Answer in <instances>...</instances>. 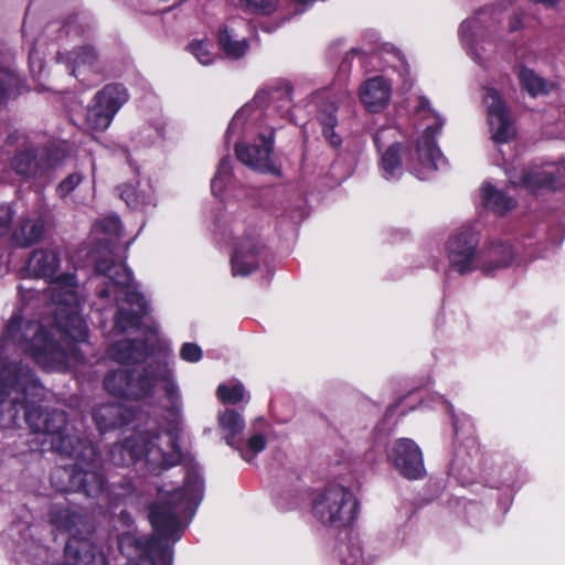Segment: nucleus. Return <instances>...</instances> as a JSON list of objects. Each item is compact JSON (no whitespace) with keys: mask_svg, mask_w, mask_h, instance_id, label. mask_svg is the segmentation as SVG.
I'll return each mask as SVG.
<instances>
[{"mask_svg":"<svg viewBox=\"0 0 565 565\" xmlns=\"http://www.w3.org/2000/svg\"><path fill=\"white\" fill-rule=\"evenodd\" d=\"M60 265L55 249L40 248L29 258L26 275L50 282L52 312L57 326L47 329L49 319L23 322L18 315L7 324L6 337L0 339V427L15 426L19 411L23 409L30 428L44 434L55 451L79 460L77 469L71 476L72 484H104L102 475L95 469L94 447L66 433L64 412L43 414L34 405L41 398L43 387L29 366L9 355L13 348L19 347L47 370H65L79 361V354L70 339L73 342H84L87 329L78 315L74 277L56 276Z\"/></svg>","mask_w":565,"mask_h":565,"instance_id":"f257e3e1","label":"nucleus"},{"mask_svg":"<svg viewBox=\"0 0 565 565\" xmlns=\"http://www.w3.org/2000/svg\"><path fill=\"white\" fill-rule=\"evenodd\" d=\"M203 494V483L198 471H190L182 489H175L171 484H164L159 490L160 503L151 507L150 522L163 540L180 539L183 529L180 516L192 512L199 504Z\"/></svg>","mask_w":565,"mask_h":565,"instance_id":"f03ea898","label":"nucleus"},{"mask_svg":"<svg viewBox=\"0 0 565 565\" xmlns=\"http://www.w3.org/2000/svg\"><path fill=\"white\" fill-rule=\"evenodd\" d=\"M104 385L109 394L132 399L148 396L160 385L171 402L180 399L179 387L166 355L150 362L137 376L127 367L111 371L105 377Z\"/></svg>","mask_w":565,"mask_h":565,"instance_id":"7ed1b4c3","label":"nucleus"},{"mask_svg":"<svg viewBox=\"0 0 565 565\" xmlns=\"http://www.w3.org/2000/svg\"><path fill=\"white\" fill-rule=\"evenodd\" d=\"M414 126L416 146L411 152L408 168L416 178L426 180L431 178L444 163L443 154L436 142V137L444 126V119L424 96L416 98Z\"/></svg>","mask_w":565,"mask_h":565,"instance_id":"20e7f679","label":"nucleus"},{"mask_svg":"<svg viewBox=\"0 0 565 565\" xmlns=\"http://www.w3.org/2000/svg\"><path fill=\"white\" fill-rule=\"evenodd\" d=\"M92 257L96 260L97 270L111 282L102 291V296L108 297L115 294L119 301V311L115 323L116 329L121 332H128L130 329L145 324L148 319L147 301L135 290L131 284L132 276L130 270L124 264H115L108 258L97 260L95 253Z\"/></svg>","mask_w":565,"mask_h":565,"instance_id":"39448f33","label":"nucleus"},{"mask_svg":"<svg viewBox=\"0 0 565 565\" xmlns=\"http://www.w3.org/2000/svg\"><path fill=\"white\" fill-rule=\"evenodd\" d=\"M154 438L160 441V445L154 444L147 433H136L124 444L114 447L111 450L114 463L130 465L143 457L152 470L178 463L181 452L174 436L167 433Z\"/></svg>","mask_w":565,"mask_h":565,"instance_id":"423d86ee","label":"nucleus"},{"mask_svg":"<svg viewBox=\"0 0 565 565\" xmlns=\"http://www.w3.org/2000/svg\"><path fill=\"white\" fill-rule=\"evenodd\" d=\"M312 513L323 524L335 527L348 526L358 516L359 502L352 491L333 484L316 497Z\"/></svg>","mask_w":565,"mask_h":565,"instance_id":"0eeeda50","label":"nucleus"},{"mask_svg":"<svg viewBox=\"0 0 565 565\" xmlns=\"http://www.w3.org/2000/svg\"><path fill=\"white\" fill-rule=\"evenodd\" d=\"M128 94L121 85H107L96 93L86 109V124L94 130H105L114 116L127 102Z\"/></svg>","mask_w":565,"mask_h":565,"instance_id":"6e6552de","label":"nucleus"},{"mask_svg":"<svg viewBox=\"0 0 565 565\" xmlns=\"http://www.w3.org/2000/svg\"><path fill=\"white\" fill-rule=\"evenodd\" d=\"M482 104L491 139L497 143L511 141L516 135V129L500 93L493 87H484Z\"/></svg>","mask_w":565,"mask_h":565,"instance_id":"1a4fd4ad","label":"nucleus"},{"mask_svg":"<svg viewBox=\"0 0 565 565\" xmlns=\"http://www.w3.org/2000/svg\"><path fill=\"white\" fill-rule=\"evenodd\" d=\"M507 174L512 186L531 194H539L543 190L551 189L556 180L565 175V164L563 162L534 164L520 172L515 169L509 170Z\"/></svg>","mask_w":565,"mask_h":565,"instance_id":"9d476101","label":"nucleus"},{"mask_svg":"<svg viewBox=\"0 0 565 565\" xmlns=\"http://www.w3.org/2000/svg\"><path fill=\"white\" fill-rule=\"evenodd\" d=\"M502 6L481 10L477 15L465 20L459 28V36L466 47L467 53L477 58L476 45L482 43L486 38H491L493 28L501 22L500 15Z\"/></svg>","mask_w":565,"mask_h":565,"instance_id":"9b49d317","label":"nucleus"},{"mask_svg":"<svg viewBox=\"0 0 565 565\" xmlns=\"http://www.w3.org/2000/svg\"><path fill=\"white\" fill-rule=\"evenodd\" d=\"M387 458L399 475L406 479L419 480L426 475L423 451L409 438L394 440L388 447Z\"/></svg>","mask_w":565,"mask_h":565,"instance_id":"f8f14e48","label":"nucleus"},{"mask_svg":"<svg viewBox=\"0 0 565 565\" xmlns=\"http://www.w3.org/2000/svg\"><path fill=\"white\" fill-rule=\"evenodd\" d=\"M477 239L468 232H458L447 244V256L451 269L462 275L473 269Z\"/></svg>","mask_w":565,"mask_h":565,"instance_id":"ddd939ff","label":"nucleus"},{"mask_svg":"<svg viewBox=\"0 0 565 565\" xmlns=\"http://www.w3.org/2000/svg\"><path fill=\"white\" fill-rule=\"evenodd\" d=\"M118 190L120 198L134 210L147 213L158 205L157 189L148 179L122 183Z\"/></svg>","mask_w":565,"mask_h":565,"instance_id":"4468645a","label":"nucleus"},{"mask_svg":"<svg viewBox=\"0 0 565 565\" xmlns=\"http://www.w3.org/2000/svg\"><path fill=\"white\" fill-rule=\"evenodd\" d=\"M147 344L141 341L124 339L109 349V355L120 364H134L143 361L159 342L157 329H150Z\"/></svg>","mask_w":565,"mask_h":565,"instance_id":"2eb2a0df","label":"nucleus"},{"mask_svg":"<svg viewBox=\"0 0 565 565\" xmlns=\"http://www.w3.org/2000/svg\"><path fill=\"white\" fill-rule=\"evenodd\" d=\"M236 154L238 160L245 166L260 171L274 172L275 166L271 159V139L260 136V143L253 146H236Z\"/></svg>","mask_w":565,"mask_h":565,"instance_id":"dca6fc26","label":"nucleus"},{"mask_svg":"<svg viewBox=\"0 0 565 565\" xmlns=\"http://www.w3.org/2000/svg\"><path fill=\"white\" fill-rule=\"evenodd\" d=\"M66 64L72 75L85 84H90L100 71L96 52L89 46L72 51Z\"/></svg>","mask_w":565,"mask_h":565,"instance_id":"f3484780","label":"nucleus"},{"mask_svg":"<svg viewBox=\"0 0 565 565\" xmlns=\"http://www.w3.org/2000/svg\"><path fill=\"white\" fill-rule=\"evenodd\" d=\"M248 24L244 21L230 20L218 33V44L230 58H239L248 50V42L244 35Z\"/></svg>","mask_w":565,"mask_h":565,"instance_id":"a211bd4d","label":"nucleus"},{"mask_svg":"<svg viewBox=\"0 0 565 565\" xmlns=\"http://www.w3.org/2000/svg\"><path fill=\"white\" fill-rule=\"evenodd\" d=\"M391 95V83L381 76L367 79L360 87V99L370 113L382 111L388 105Z\"/></svg>","mask_w":565,"mask_h":565,"instance_id":"6ab92c4d","label":"nucleus"},{"mask_svg":"<svg viewBox=\"0 0 565 565\" xmlns=\"http://www.w3.org/2000/svg\"><path fill=\"white\" fill-rule=\"evenodd\" d=\"M260 246L255 236L241 239L232 257V271L235 276H246L259 265Z\"/></svg>","mask_w":565,"mask_h":565,"instance_id":"aec40b11","label":"nucleus"},{"mask_svg":"<svg viewBox=\"0 0 565 565\" xmlns=\"http://www.w3.org/2000/svg\"><path fill=\"white\" fill-rule=\"evenodd\" d=\"M480 198L487 209L499 215H504L516 206V201L512 196L507 195L491 183L482 185Z\"/></svg>","mask_w":565,"mask_h":565,"instance_id":"412c9836","label":"nucleus"},{"mask_svg":"<svg viewBox=\"0 0 565 565\" xmlns=\"http://www.w3.org/2000/svg\"><path fill=\"white\" fill-rule=\"evenodd\" d=\"M218 427L225 443L235 449L245 427L243 417L233 409H225L218 414Z\"/></svg>","mask_w":565,"mask_h":565,"instance_id":"4be33fe9","label":"nucleus"},{"mask_svg":"<svg viewBox=\"0 0 565 565\" xmlns=\"http://www.w3.org/2000/svg\"><path fill=\"white\" fill-rule=\"evenodd\" d=\"M260 117V111L254 108V105L248 104L243 106L233 117L228 126V135L234 136L238 134L248 135L254 131L256 122Z\"/></svg>","mask_w":565,"mask_h":565,"instance_id":"5701e85b","label":"nucleus"},{"mask_svg":"<svg viewBox=\"0 0 565 565\" xmlns=\"http://www.w3.org/2000/svg\"><path fill=\"white\" fill-rule=\"evenodd\" d=\"M94 234L96 239L100 243L104 242V249L108 254L113 250V245L121 235V224L118 217L109 216L95 224Z\"/></svg>","mask_w":565,"mask_h":565,"instance_id":"b1692460","label":"nucleus"},{"mask_svg":"<svg viewBox=\"0 0 565 565\" xmlns=\"http://www.w3.org/2000/svg\"><path fill=\"white\" fill-rule=\"evenodd\" d=\"M43 228L44 222L40 215L25 216L21 218L14 237L21 244H30L40 238Z\"/></svg>","mask_w":565,"mask_h":565,"instance_id":"393cba45","label":"nucleus"},{"mask_svg":"<svg viewBox=\"0 0 565 565\" xmlns=\"http://www.w3.org/2000/svg\"><path fill=\"white\" fill-rule=\"evenodd\" d=\"M487 257L493 266L487 267L486 270L509 266L514 259L512 246L505 241H494L490 244Z\"/></svg>","mask_w":565,"mask_h":565,"instance_id":"a878e982","label":"nucleus"},{"mask_svg":"<svg viewBox=\"0 0 565 565\" xmlns=\"http://www.w3.org/2000/svg\"><path fill=\"white\" fill-rule=\"evenodd\" d=\"M94 420L102 431L125 423V419L121 417V407L118 405H103L98 407L94 412Z\"/></svg>","mask_w":565,"mask_h":565,"instance_id":"bb28decb","label":"nucleus"},{"mask_svg":"<svg viewBox=\"0 0 565 565\" xmlns=\"http://www.w3.org/2000/svg\"><path fill=\"white\" fill-rule=\"evenodd\" d=\"M381 173L385 179H392L401 174V147L397 143L390 146L381 158Z\"/></svg>","mask_w":565,"mask_h":565,"instance_id":"cd10ccee","label":"nucleus"},{"mask_svg":"<svg viewBox=\"0 0 565 565\" xmlns=\"http://www.w3.org/2000/svg\"><path fill=\"white\" fill-rule=\"evenodd\" d=\"M519 79L521 86L531 96H539L548 93L550 84L534 71L527 67H520Z\"/></svg>","mask_w":565,"mask_h":565,"instance_id":"c85d7f7f","label":"nucleus"},{"mask_svg":"<svg viewBox=\"0 0 565 565\" xmlns=\"http://www.w3.org/2000/svg\"><path fill=\"white\" fill-rule=\"evenodd\" d=\"M232 166L228 158H223L211 180V192L215 198H222L226 189L232 184Z\"/></svg>","mask_w":565,"mask_h":565,"instance_id":"c756f323","label":"nucleus"},{"mask_svg":"<svg viewBox=\"0 0 565 565\" xmlns=\"http://www.w3.org/2000/svg\"><path fill=\"white\" fill-rule=\"evenodd\" d=\"M340 561L342 565H372L373 558L366 555L359 542H352L340 548Z\"/></svg>","mask_w":565,"mask_h":565,"instance_id":"7c9ffc66","label":"nucleus"},{"mask_svg":"<svg viewBox=\"0 0 565 565\" xmlns=\"http://www.w3.org/2000/svg\"><path fill=\"white\" fill-rule=\"evenodd\" d=\"M266 436L263 433H254L247 438L244 447L238 443L235 449L239 452V456L243 460L250 462L259 452L266 448Z\"/></svg>","mask_w":565,"mask_h":565,"instance_id":"2f4dec72","label":"nucleus"},{"mask_svg":"<svg viewBox=\"0 0 565 565\" xmlns=\"http://www.w3.org/2000/svg\"><path fill=\"white\" fill-rule=\"evenodd\" d=\"M186 49L202 65L212 64L216 57L213 44L207 39H194Z\"/></svg>","mask_w":565,"mask_h":565,"instance_id":"473e14b6","label":"nucleus"},{"mask_svg":"<svg viewBox=\"0 0 565 565\" xmlns=\"http://www.w3.org/2000/svg\"><path fill=\"white\" fill-rule=\"evenodd\" d=\"M216 394L218 399L226 404H237L247 396L244 386L237 381L220 384Z\"/></svg>","mask_w":565,"mask_h":565,"instance_id":"72a5a7b5","label":"nucleus"},{"mask_svg":"<svg viewBox=\"0 0 565 565\" xmlns=\"http://www.w3.org/2000/svg\"><path fill=\"white\" fill-rule=\"evenodd\" d=\"M13 169L20 174H38V161L32 151L18 154L12 162Z\"/></svg>","mask_w":565,"mask_h":565,"instance_id":"f704fd0d","label":"nucleus"},{"mask_svg":"<svg viewBox=\"0 0 565 565\" xmlns=\"http://www.w3.org/2000/svg\"><path fill=\"white\" fill-rule=\"evenodd\" d=\"M65 553L67 557L71 559L74 558V564L72 565H106L105 558L103 555H88L85 552L84 556L76 555V550L73 547V542H68L65 547Z\"/></svg>","mask_w":565,"mask_h":565,"instance_id":"c9c22d12","label":"nucleus"},{"mask_svg":"<svg viewBox=\"0 0 565 565\" xmlns=\"http://www.w3.org/2000/svg\"><path fill=\"white\" fill-rule=\"evenodd\" d=\"M242 4L252 12L270 14L277 8V0H242Z\"/></svg>","mask_w":565,"mask_h":565,"instance_id":"e433bc0d","label":"nucleus"},{"mask_svg":"<svg viewBox=\"0 0 565 565\" xmlns=\"http://www.w3.org/2000/svg\"><path fill=\"white\" fill-rule=\"evenodd\" d=\"M18 83V77L13 73L0 68V103L14 94L13 86Z\"/></svg>","mask_w":565,"mask_h":565,"instance_id":"4c0bfd02","label":"nucleus"},{"mask_svg":"<svg viewBox=\"0 0 565 565\" xmlns=\"http://www.w3.org/2000/svg\"><path fill=\"white\" fill-rule=\"evenodd\" d=\"M321 124L324 137L331 145L338 146L340 143V138L334 132V126L337 124L334 116L331 113L323 115L321 117Z\"/></svg>","mask_w":565,"mask_h":565,"instance_id":"58836bf2","label":"nucleus"},{"mask_svg":"<svg viewBox=\"0 0 565 565\" xmlns=\"http://www.w3.org/2000/svg\"><path fill=\"white\" fill-rule=\"evenodd\" d=\"M181 358L186 362H198L202 358V350L194 343H184L180 351Z\"/></svg>","mask_w":565,"mask_h":565,"instance_id":"ea45409f","label":"nucleus"},{"mask_svg":"<svg viewBox=\"0 0 565 565\" xmlns=\"http://www.w3.org/2000/svg\"><path fill=\"white\" fill-rule=\"evenodd\" d=\"M81 181H82V175L78 173L68 175L58 185V191H60L61 195H67L81 183Z\"/></svg>","mask_w":565,"mask_h":565,"instance_id":"a19ab883","label":"nucleus"},{"mask_svg":"<svg viewBox=\"0 0 565 565\" xmlns=\"http://www.w3.org/2000/svg\"><path fill=\"white\" fill-rule=\"evenodd\" d=\"M12 221V212L9 206H0V235L9 231Z\"/></svg>","mask_w":565,"mask_h":565,"instance_id":"79ce46f5","label":"nucleus"},{"mask_svg":"<svg viewBox=\"0 0 565 565\" xmlns=\"http://www.w3.org/2000/svg\"><path fill=\"white\" fill-rule=\"evenodd\" d=\"M520 28H521V20L519 18H514L513 20H511V22H510L511 31H516Z\"/></svg>","mask_w":565,"mask_h":565,"instance_id":"37998d69","label":"nucleus"},{"mask_svg":"<svg viewBox=\"0 0 565 565\" xmlns=\"http://www.w3.org/2000/svg\"><path fill=\"white\" fill-rule=\"evenodd\" d=\"M374 141L377 148L381 149V147L383 146L382 134H377L374 138Z\"/></svg>","mask_w":565,"mask_h":565,"instance_id":"c03bdc74","label":"nucleus"},{"mask_svg":"<svg viewBox=\"0 0 565 565\" xmlns=\"http://www.w3.org/2000/svg\"><path fill=\"white\" fill-rule=\"evenodd\" d=\"M31 70H32V73L35 74V70H34L33 63H31Z\"/></svg>","mask_w":565,"mask_h":565,"instance_id":"a18cd8bd","label":"nucleus"}]
</instances>
